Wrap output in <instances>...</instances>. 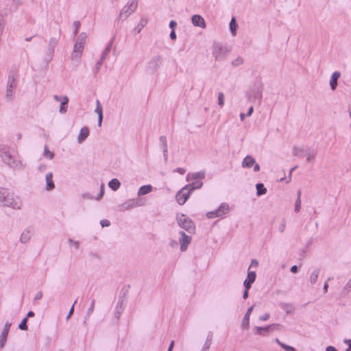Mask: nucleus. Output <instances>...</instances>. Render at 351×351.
Instances as JSON below:
<instances>
[{"mask_svg": "<svg viewBox=\"0 0 351 351\" xmlns=\"http://www.w3.org/2000/svg\"><path fill=\"white\" fill-rule=\"evenodd\" d=\"M34 234V227L32 226H29L26 227L21 234L20 242L23 244L29 243Z\"/></svg>", "mask_w": 351, "mask_h": 351, "instance_id": "obj_12", "label": "nucleus"}, {"mask_svg": "<svg viewBox=\"0 0 351 351\" xmlns=\"http://www.w3.org/2000/svg\"><path fill=\"white\" fill-rule=\"evenodd\" d=\"M17 86V75L14 71L9 73L6 87V97L12 99L14 97V90Z\"/></svg>", "mask_w": 351, "mask_h": 351, "instance_id": "obj_6", "label": "nucleus"}, {"mask_svg": "<svg viewBox=\"0 0 351 351\" xmlns=\"http://www.w3.org/2000/svg\"><path fill=\"white\" fill-rule=\"evenodd\" d=\"M104 184H102L100 187L99 193L97 195L96 199H97V200L100 199L104 196Z\"/></svg>", "mask_w": 351, "mask_h": 351, "instance_id": "obj_53", "label": "nucleus"}, {"mask_svg": "<svg viewBox=\"0 0 351 351\" xmlns=\"http://www.w3.org/2000/svg\"><path fill=\"white\" fill-rule=\"evenodd\" d=\"M0 206L20 208L14 199L13 193L8 189L0 187Z\"/></svg>", "mask_w": 351, "mask_h": 351, "instance_id": "obj_1", "label": "nucleus"}, {"mask_svg": "<svg viewBox=\"0 0 351 351\" xmlns=\"http://www.w3.org/2000/svg\"><path fill=\"white\" fill-rule=\"evenodd\" d=\"M344 290L350 292L351 291V278L347 282L344 287Z\"/></svg>", "mask_w": 351, "mask_h": 351, "instance_id": "obj_58", "label": "nucleus"}, {"mask_svg": "<svg viewBox=\"0 0 351 351\" xmlns=\"http://www.w3.org/2000/svg\"><path fill=\"white\" fill-rule=\"evenodd\" d=\"M256 274L255 271L248 270L247 278L243 282L244 287H246L247 289H250L252 285L254 282L256 280Z\"/></svg>", "mask_w": 351, "mask_h": 351, "instance_id": "obj_18", "label": "nucleus"}, {"mask_svg": "<svg viewBox=\"0 0 351 351\" xmlns=\"http://www.w3.org/2000/svg\"><path fill=\"white\" fill-rule=\"evenodd\" d=\"M270 314L268 313H265L264 315L259 317V319L261 321H267L269 319Z\"/></svg>", "mask_w": 351, "mask_h": 351, "instance_id": "obj_57", "label": "nucleus"}, {"mask_svg": "<svg viewBox=\"0 0 351 351\" xmlns=\"http://www.w3.org/2000/svg\"><path fill=\"white\" fill-rule=\"evenodd\" d=\"M243 63V59L241 57H238L232 61V65L233 66H238Z\"/></svg>", "mask_w": 351, "mask_h": 351, "instance_id": "obj_45", "label": "nucleus"}, {"mask_svg": "<svg viewBox=\"0 0 351 351\" xmlns=\"http://www.w3.org/2000/svg\"><path fill=\"white\" fill-rule=\"evenodd\" d=\"M320 270L319 269L317 268L314 269L312 273L311 274L309 282L311 285H314L316 283L319 274Z\"/></svg>", "mask_w": 351, "mask_h": 351, "instance_id": "obj_33", "label": "nucleus"}, {"mask_svg": "<svg viewBox=\"0 0 351 351\" xmlns=\"http://www.w3.org/2000/svg\"><path fill=\"white\" fill-rule=\"evenodd\" d=\"M203 185V182L199 180H196L184 186V189H188L191 193L195 189H200Z\"/></svg>", "mask_w": 351, "mask_h": 351, "instance_id": "obj_28", "label": "nucleus"}, {"mask_svg": "<svg viewBox=\"0 0 351 351\" xmlns=\"http://www.w3.org/2000/svg\"><path fill=\"white\" fill-rule=\"evenodd\" d=\"M230 53V50L226 46L221 43H215L213 45V56L216 61H222L225 60Z\"/></svg>", "mask_w": 351, "mask_h": 351, "instance_id": "obj_3", "label": "nucleus"}, {"mask_svg": "<svg viewBox=\"0 0 351 351\" xmlns=\"http://www.w3.org/2000/svg\"><path fill=\"white\" fill-rule=\"evenodd\" d=\"M292 154L295 156L304 157L305 156V148L294 146Z\"/></svg>", "mask_w": 351, "mask_h": 351, "instance_id": "obj_32", "label": "nucleus"}, {"mask_svg": "<svg viewBox=\"0 0 351 351\" xmlns=\"http://www.w3.org/2000/svg\"><path fill=\"white\" fill-rule=\"evenodd\" d=\"M177 25V23L175 21H171L169 23V27L171 29V30H175V28Z\"/></svg>", "mask_w": 351, "mask_h": 351, "instance_id": "obj_62", "label": "nucleus"}, {"mask_svg": "<svg viewBox=\"0 0 351 351\" xmlns=\"http://www.w3.org/2000/svg\"><path fill=\"white\" fill-rule=\"evenodd\" d=\"M280 326L279 324H272L266 326H255V334L261 336H266L271 331L278 329Z\"/></svg>", "mask_w": 351, "mask_h": 351, "instance_id": "obj_11", "label": "nucleus"}, {"mask_svg": "<svg viewBox=\"0 0 351 351\" xmlns=\"http://www.w3.org/2000/svg\"><path fill=\"white\" fill-rule=\"evenodd\" d=\"M317 154V150L311 147H305V156H306V161L308 162H311L315 158V156Z\"/></svg>", "mask_w": 351, "mask_h": 351, "instance_id": "obj_25", "label": "nucleus"}, {"mask_svg": "<svg viewBox=\"0 0 351 351\" xmlns=\"http://www.w3.org/2000/svg\"><path fill=\"white\" fill-rule=\"evenodd\" d=\"M326 351H338L336 348L332 346L326 347Z\"/></svg>", "mask_w": 351, "mask_h": 351, "instance_id": "obj_64", "label": "nucleus"}, {"mask_svg": "<svg viewBox=\"0 0 351 351\" xmlns=\"http://www.w3.org/2000/svg\"><path fill=\"white\" fill-rule=\"evenodd\" d=\"M249 290H250V289H247L246 287H245V290H244L243 294V298L244 300L247 298L248 294H249V293H248Z\"/></svg>", "mask_w": 351, "mask_h": 351, "instance_id": "obj_63", "label": "nucleus"}, {"mask_svg": "<svg viewBox=\"0 0 351 351\" xmlns=\"http://www.w3.org/2000/svg\"><path fill=\"white\" fill-rule=\"evenodd\" d=\"M255 159L251 156L248 155L245 157L242 161V167L243 168H250L255 164Z\"/></svg>", "mask_w": 351, "mask_h": 351, "instance_id": "obj_29", "label": "nucleus"}, {"mask_svg": "<svg viewBox=\"0 0 351 351\" xmlns=\"http://www.w3.org/2000/svg\"><path fill=\"white\" fill-rule=\"evenodd\" d=\"M44 155L46 158H48L49 159H52L54 156V154L48 149L47 145L45 146Z\"/></svg>", "mask_w": 351, "mask_h": 351, "instance_id": "obj_46", "label": "nucleus"}, {"mask_svg": "<svg viewBox=\"0 0 351 351\" xmlns=\"http://www.w3.org/2000/svg\"><path fill=\"white\" fill-rule=\"evenodd\" d=\"M84 45L81 43L75 42L73 47V54L72 55V59L78 60L84 49Z\"/></svg>", "mask_w": 351, "mask_h": 351, "instance_id": "obj_19", "label": "nucleus"}, {"mask_svg": "<svg viewBox=\"0 0 351 351\" xmlns=\"http://www.w3.org/2000/svg\"><path fill=\"white\" fill-rule=\"evenodd\" d=\"M1 157L3 161L10 167H14L16 165L15 159L7 149L1 152Z\"/></svg>", "mask_w": 351, "mask_h": 351, "instance_id": "obj_16", "label": "nucleus"}, {"mask_svg": "<svg viewBox=\"0 0 351 351\" xmlns=\"http://www.w3.org/2000/svg\"><path fill=\"white\" fill-rule=\"evenodd\" d=\"M205 178V171H201L199 172L188 173L186 178V181H190L191 180H195L197 179H204Z\"/></svg>", "mask_w": 351, "mask_h": 351, "instance_id": "obj_23", "label": "nucleus"}, {"mask_svg": "<svg viewBox=\"0 0 351 351\" xmlns=\"http://www.w3.org/2000/svg\"><path fill=\"white\" fill-rule=\"evenodd\" d=\"M160 146L162 152L168 151L167 141L165 136H160L159 138Z\"/></svg>", "mask_w": 351, "mask_h": 351, "instance_id": "obj_40", "label": "nucleus"}, {"mask_svg": "<svg viewBox=\"0 0 351 351\" xmlns=\"http://www.w3.org/2000/svg\"><path fill=\"white\" fill-rule=\"evenodd\" d=\"M69 102V98L66 96H62V100L61 101L59 112L61 114H64L67 111V104Z\"/></svg>", "mask_w": 351, "mask_h": 351, "instance_id": "obj_30", "label": "nucleus"}, {"mask_svg": "<svg viewBox=\"0 0 351 351\" xmlns=\"http://www.w3.org/2000/svg\"><path fill=\"white\" fill-rule=\"evenodd\" d=\"M190 193V191H189L188 189H184V186L181 190H180L177 193L176 195L177 202L180 205H183L189 197Z\"/></svg>", "mask_w": 351, "mask_h": 351, "instance_id": "obj_14", "label": "nucleus"}, {"mask_svg": "<svg viewBox=\"0 0 351 351\" xmlns=\"http://www.w3.org/2000/svg\"><path fill=\"white\" fill-rule=\"evenodd\" d=\"M108 186L112 190L117 191L120 187L121 182L118 179L113 178L108 182Z\"/></svg>", "mask_w": 351, "mask_h": 351, "instance_id": "obj_34", "label": "nucleus"}, {"mask_svg": "<svg viewBox=\"0 0 351 351\" xmlns=\"http://www.w3.org/2000/svg\"><path fill=\"white\" fill-rule=\"evenodd\" d=\"M95 299L91 300L90 307L87 310L86 316L89 317L94 311L95 309Z\"/></svg>", "mask_w": 351, "mask_h": 351, "instance_id": "obj_44", "label": "nucleus"}, {"mask_svg": "<svg viewBox=\"0 0 351 351\" xmlns=\"http://www.w3.org/2000/svg\"><path fill=\"white\" fill-rule=\"evenodd\" d=\"M89 135V129L88 127H83L81 128L78 137L77 142L82 143Z\"/></svg>", "mask_w": 351, "mask_h": 351, "instance_id": "obj_26", "label": "nucleus"}, {"mask_svg": "<svg viewBox=\"0 0 351 351\" xmlns=\"http://www.w3.org/2000/svg\"><path fill=\"white\" fill-rule=\"evenodd\" d=\"M191 21L194 26L202 28L206 27V23L204 18L199 14L193 15L191 18Z\"/></svg>", "mask_w": 351, "mask_h": 351, "instance_id": "obj_20", "label": "nucleus"}, {"mask_svg": "<svg viewBox=\"0 0 351 351\" xmlns=\"http://www.w3.org/2000/svg\"><path fill=\"white\" fill-rule=\"evenodd\" d=\"M46 180V190L51 191L55 188V184L53 181V174L52 173H47L45 176Z\"/></svg>", "mask_w": 351, "mask_h": 351, "instance_id": "obj_27", "label": "nucleus"}, {"mask_svg": "<svg viewBox=\"0 0 351 351\" xmlns=\"http://www.w3.org/2000/svg\"><path fill=\"white\" fill-rule=\"evenodd\" d=\"M112 43H113V39H112L109 43L108 44V45L106 46V47L105 48V49L104 50L102 54H101V58L102 60H106L107 56H108L111 49H112Z\"/></svg>", "mask_w": 351, "mask_h": 351, "instance_id": "obj_39", "label": "nucleus"}, {"mask_svg": "<svg viewBox=\"0 0 351 351\" xmlns=\"http://www.w3.org/2000/svg\"><path fill=\"white\" fill-rule=\"evenodd\" d=\"M180 237L179 239V243L180 244V250L182 252H185L189 245L191 243L192 237L185 234L184 232L180 231L179 232Z\"/></svg>", "mask_w": 351, "mask_h": 351, "instance_id": "obj_13", "label": "nucleus"}, {"mask_svg": "<svg viewBox=\"0 0 351 351\" xmlns=\"http://www.w3.org/2000/svg\"><path fill=\"white\" fill-rule=\"evenodd\" d=\"M43 292L40 291L36 293L34 299V300H39L43 298Z\"/></svg>", "mask_w": 351, "mask_h": 351, "instance_id": "obj_60", "label": "nucleus"}, {"mask_svg": "<svg viewBox=\"0 0 351 351\" xmlns=\"http://www.w3.org/2000/svg\"><path fill=\"white\" fill-rule=\"evenodd\" d=\"M212 339H213V333H212V332H209L207 335L206 342L204 343V346L202 349V350L208 351V349L210 348V345H211Z\"/></svg>", "mask_w": 351, "mask_h": 351, "instance_id": "obj_35", "label": "nucleus"}, {"mask_svg": "<svg viewBox=\"0 0 351 351\" xmlns=\"http://www.w3.org/2000/svg\"><path fill=\"white\" fill-rule=\"evenodd\" d=\"M143 205H144V202L143 201L142 199H129L119 206V210L121 212H124L125 210H130L136 207L142 206Z\"/></svg>", "mask_w": 351, "mask_h": 351, "instance_id": "obj_7", "label": "nucleus"}, {"mask_svg": "<svg viewBox=\"0 0 351 351\" xmlns=\"http://www.w3.org/2000/svg\"><path fill=\"white\" fill-rule=\"evenodd\" d=\"M285 226H286V221L285 219H282V223L278 226V230L280 232H283L285 230Z\"/></svg>", "mask_w": 351, "mask_h": 351, "instance_id": "obj_54", "label": "nucleus"}, {"mask_svg": "<svg viewBox=\"0 0 351 351\" xmlns=\"http://www.w3.org/2000/svg\"><path fill=\"white\" fill-rule=\"evenodd\" d=\"M280 347L286 351H295V349L293 347L288 346L285 343L280 344Z\"/></svg>", "mask_w": 351, "mask_h": 351, "instance_id": "obj_50", "label": "nucleus"}, {"mask_svg": "<svg viewBox=\"0 0 351 351\" xmlns=\"http://www.w3.org/2000/svg\"><path fill=\"white\" fill-rule=\"evenodd\" d=\"M162 63V58L160 55L153 56L147 62L146 70L149 73H156Z\"/></svg>", "mask_w": 351, "mask_h": 351, "instance_id": "obj_8", "label": "nucleus"}, {"mask_svg": "<svg viewBox=\"0 0 351 351\" xmlns=\"http://www.w3.org/2000/svg\"><path fill=\"white\" fill-rule=\"evenodd\" d=\"M174 172H177L181 175H184L186 172V170L184 168L178 167L173 170Z\"/></svg>", "mask_w": 351, "mask_h": 351, "instance_id": "obj_59", "label": "nucleus"}, {"mask_svg": "<svg viewBox=\"0 0 351 351\" xmlns=\"http://www.w3.org/2000/svg\"><path fill=\"white\" fill-rule=\"evenodd\" d=\"M254 309V306H251L249 307L244 315V317L243 318L242 323H241V327L243 329H247L249 328L250 325V315Z\"/></svg>", "mask_w": 351, "mask_h": 351, "instance_id": "obj_21", "label": "nucleus"}, {"mask_svg": "<svg viewBox=\"0 0 351 351\" xmlns=\"http://www.w3.org/2000/svg\"><path fill=\"white\" fill-rule=\"evenodd\" d=\"M27 317H24L21 323L19 324V328L21 330H27L28 329L27 322Z\"/></svg>", "mask_w": 351, "mask_h": 351, "instance_id": "obj_42", "label": "nucleus"}, {"mask_svg": "<svg viewBox=\"0 0 351 351\" xmlns=\"http://www.w3.org/2000/svg\"><path fill=\"white\" fill-rule=\"evenodd\" d=\"M11 325L12 324L10 322H7L0 334V350L3 349L5 344Z\"/></svg>", "mask_w": 351, "mask_h": 351, "instance_id": "obj_15", "label": "nucleus"}, {"mask_svg": "<svg viewBox=\"0 0 351 351\" xmlns=\"http://www.w3.org/2000/svg\"><path fill=\"white\" fill-rule=\"evenodd\" d=\"M223 99H224V95L223 93H219L218 94V104L220 106H223Z\"/></svg>", "mask_w": 351, "mask_h": 351, "instance_id": "obj_49", "label": "nucleus"}, {"mask_svg": "<svg viewBox=\"0 0 351 351\" xmlns=\"http://www.w3.org/2000/svg\"><path fill=\"white\" fill-rule=\"evenodd\" d=\"M152 190V186L149 184L147 185H143L140 187L138 191V195H145L150 193Z\"/></svg>", "mask_w": 351, "mask_h": 351, "instance_id": "obj_31", "label": "nucleus"}, {"mask_svg": "<svg viewBox=\"0 0 351 351\" xmlns=\"http://www.w3.org/2000/svg\"><path fill=\"white\" fill-rule=\"evenodd\" d=\"M73 26H74L75 28H74V30L73 32V34L74 36H75L77 34L78 32H79V29H80V22L78 21H74Z\"/></svg>", "mask_w": 351, "mask_h": 351, "instance_id": "obj_47", "label": "nucleus"}, {"mask_svg": "<svg viewBox=\"0 0 351 351\" xmlns=\"http://www.w3.org/2000/svg\"><path fill=\"white\" fill-rule=\"evenodd\" d=\"M263 84L261 81L254 82L253 88L247 93L248 99L250 101H258L259 103L262 99Z\"/></svg>", "mask_w": 351, "mask_h": 351, "instance_id": "obj_4", "label": "nucleus"}, {"mask_svg": "<svg viewBox=\"0 0 351 351\" xmlns=\"http://www.w3.org/2000/svg\"><path fill=\"white\" fill-rule=\"evenodd\" d=\"M280 306L287 314H290L294 311V306L291 304L282 302Z\"/></svg>", "mask_w": 351, "mask_h": 351, "instance_id": "obj_37", "label": "nucleus"}, {"mask_svg": "<svg viewBox=\"0 0 351 351\" xmlns=\"http://www.w3.org/2000/svg\"><path fill=\"white\" fill-rule=\"evenodd\" d=\"M176 221L178 226L189 233H194L195 226L193 221L183 213L177 214Z\"/></svg>", "mask_w": 351, "mask_h": 351, "instance_id": "obj_2", "label": "nucleus"}, {"mask_svg": "<svg viewBox=\"0 0 351 351\" xmlns=\"http://www.w3.org/2000/svg\"><path fill=\"white\" fill-rule=\"evenodd\" d=\"M256 195L261 196L266 194L267 189L265 187L263 183H258L256 184Z\"/></svg>", "mask_w": 351, "mask_h": 351, "instance_id": "obj_38", "label": "nucleus"}, {"mask_svg": "<svg viewBox=\"0 0 351 351\" xmlns=\"http://www.w3.org/2000/svg\"><path fill=\"white\" fill-rule=\"evenodd\" d=\"M104 60L100 58V60L97 62L95 66V73H97L101 67V65L104 62Z\"/></svg>", "mask_w": 351, "mask_h": 351, "instance_id": "obj_56", "label": "nucleus"}, {"mask_svg": "<svg viewBox=\"0 0 351 351\" xmlns=\"http://www.w3.org/2000/svg\"><path fill=\"white\" fill-rule=\"evenodd\" d=\"M68 243L70 245H73L76 250L79 248L80 244L78 241H74L71 239H68Z\"/></svg>", "mask_w": 351, "mask_h": 351, "instance_id": "obj_48", "label": "nucleus"}, {"mask_svg": "<svg viewBox=\"0 0 351 351\" xmlns=\"http://www.w3.org/2000/svg\"><path fill=\"white\" fill-rule=\"evenodd\" d=\"M341 76V73L339 71H335L330 77V88L334 90L336 89L337 86V80Z\"/></svg>", "mask_w": 351, "mask_h": 351, "instance_id": "obj_24", "label": "nucleus"}, {"mask_svg": "<svg viewBox=\"0 0 351 351\" xmlns=\"http://www.w3.org/2000/svg\"><path fill=\"white\" fill-rule=\"evenodd\" d=\"M125 308V300L123 298H121L119 300V302L117 304L114 313V318L116 321H118Z\"/></svg>", "mask_w": 351, "mask_h": 351, "instance_id": "obj_17", "label": "nucleus"}, {"mask_svg": "<svg viewBox=\"0 0 351 351\" xmlns=\"http://www.w3.org/2000/svg\"><path fill=\"white\" fill-rule=\"evenodd\" d=\"M58 43V38L55 37H51L49 39L48 48L47 49V51L45 55L44 58V62L46 64H48L53 58V53L56 47L57 46Z\"/></svg>", "mask_w": 351, "mask_h": 351, "instance_id": "obj_9", "label": "nucleus"}, {"mask_svg": "<svg viewBox=\"0 0 351 351\" xmlns=\"http://www.w3.org/2000/svg\"><path fill=\"white\" fill-rule=\"evenodd\" d=\"M86 38H87V34L85 32H82L80 34V35L77 38L76 42L84 44L85 41L86 40Z\"/></svg>", "mask_w": 351, "mask_h": 351, "instance_id": "obj_43", "label": "nucleus"}, {"mask_svg": "<svg viewBox=\"0 0 351 351\" xmlns=\"http://www.w3.org/2000/svg\"><path fill=\"white\" fill-rule=\"evenodd\" d=\"M137 0H128L127 4L121 9L117 19L124 21L137 8Z\"/></svg>", "mask_w": 351, "mask_h": 351, "instance_id": "obj_5", "label": "nucleus"}, {"mask_svg": "<svg viewBox=\"0 0 351 351\" xmlns=\"http://www.w3.org/2000/svg\"><path fill=\"white\" fill-rule=\"evenodd\" d=\"M300 195H301V191H298V198H297V199L295 200V211L297 212V213L300 211V207H301Z\"/></svg>", "mask_w": 351, "mask_h": 351, "instance_id": "obj_41", "label": "nucleus"}, {"mask_svg": "<svg viewBox=\"0 0 351 351\" xmlns=\"http://www.w3.org/2000/svg\"><path fill=\"white\" fill-rule=\"evenodd\" d=\"M230 30L232 36H235L237 34V30L238 27V25L237 23L235 18H232L230 23H229Z\"/></svg>", "mask_w": 351, "mask_h": 351, "instance_id": "obj_36", "label": "nucleus"}, {"mask_svg": "<svg viewBox=\"0 0 351 351\" xmlns=\"http://www.w3.org/2000/svg\"><path fill=\"white\" fill-rule=\"evenodd\" d=\"M101 226L104 227H108L110 225V222L108 219H102L100 221Z\"/></svg>", "mask_w": 351, "mask_h": 351, "instance_id": "obj_55", "label": "nucleus"}, {"mask_svg": "<svg viewBox=\"0 0 351 351\" xmlns=\"http://www.w3.org/2000/svg\"><path fill=\"white\" fill-rule=\"evenodd\" d=\"M77 302V300H75V302H73V305L71 306L69 311V313L67 314V315L66 316V319L68 320L71 316L73 315V312H74V306L75 304H76Z\"/></svg>", "mask_w": 351, "mask_h": 351, "instance_id": "obj_51", "label": "nucleus"}, {"mask_svg": "<svg viewBox=\"0 0 351 351\" xmlns=\"http://www.w3.org/2000/svg\"><path fill=\"white\" fill-rule=\"evenodd\" d=\"M95 112L98 115V126H101L103 121V110L101 105L98 99L96 100V108L95 109Z\"/></svg>", "mask_w": 351, "mask_h": 351, "instance_id": "obj_22", "label": "nucleus"}, {"mask_svg": "<svg viewBox=\"0 0 351 351\" xmlns=\"http://www.w3.org/2000/svg\"><path fill=\"white\" fill-rule=\"evenodd\" d=\"M229 205L226 203H222L217 209L213 211L208 212L206 213V216L208 218L210 219L219 217L227 214L229 212Z\"/></svg>", "mask_w": 351, "mask_h": 351, "instance_id": "obj_10", "label": "nucleus"}, {"mask_svg": "<svg viewBox=\"0 0 351 351\" xmlns=\"http://www.w3.org/2000/svg\"><path fill=\"white\" fill-rule=\"evenodd\" d=\"M146 24V21H144L143 19H141L140 23H138V27L137 28L135 29V30L139 33L142 28L145 26V25Z\"/></svg>", "mask_w": 351, "mask_h": 351, "instance_id": "obj_52", "label": "nucleus"}, {"mask_svg": "<svg viewBox=\"0 0 351 351\" xmlns=\"http://www.w3.org/2000/svg\"><path fill=\"white\" fill-rule=\"evenodd\" d=\"M343 342L348 346L346 351H351V339H344Z\"/></svg>", "mask_w": 351, "mask_h": 351, "instance_id": "obj_61", "label": "nucleus"}]
</instances>
